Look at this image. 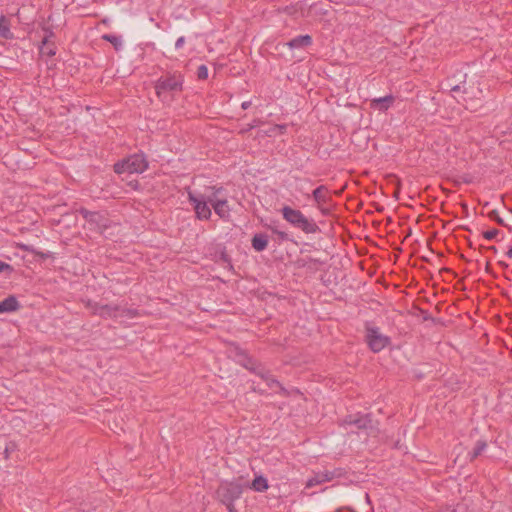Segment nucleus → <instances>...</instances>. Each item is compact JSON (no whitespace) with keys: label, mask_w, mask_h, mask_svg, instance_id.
<instances>
[{"label":"nucleus","mask_w":512,"mask_h":512,"mask_svg":"<svg viewBox=\"0 0 512 512\" xmlns=\"http://www.w3.org/2000/svg\"><path fill=\"white\" fill-rule=\"evenodd\" d=\"M184 76L179 71L162 75L155 83V91L159 99L166 101L169 95L179 93L183 89Z\"/></svg>","instance_id":"1"},{"label":"nucleus","mask_w":512,"mask_h":512,"mask_svg":"<svg viewBox=\"0 0 512 512\" xmlns=\"http://www.w3.org/2000/svg\"><path fill=\"white\" fill-rule=\"evenodd\" d=\"M88 307L91 312L104 319H133L138 316V311L133 308L123 307L121 305L100 304L89 302Z\"/></svg>","instance_id":"2"},{"label":"nucleus","mask_w":512,"mask_h":512,"mask_svg":"<svg viewBox=\"0 0 512 512\" xmlns=\"http://www.w3.org/2000/svg\"><path fill=\"white\" fill-rule=\"evenodd\" d=\"M281 213L284 220L306 234H314L319 231L318 225L312 219H308L300 210L284 206Z\"/></svg>","instance_id":"3"},{"label":"nucleus","mask_w":512,"mask_h":512,"mask_svg":"<svg viewBox=\"0 0 512 512\" xmlns=\"http://www.w3.org/2000/svg\"><path fill=\"white\" fill-rule=\"evenodd\" d=\"M148 168V162L143 153H136L115 163L114 171L117 174L129 173L140 174Z\"/></svg>","instance_id":"4"},{"label":"nucleus","mask_w":512,"mask_h":512,"mask_svg":"<svg viewBox=\"0 0 512 512\" xmlns=\"http://www.w3.org/2000/svg\"><path fill=\"white\" fill-rule=\"evenodd\" d=\"M365 341L374 353H378L385 349L391 342L390 338L384 335L380 328L366 323L365 325Z\"/></svg>","instance_id":"5"},{"label":"nucleus","mask_w":512,"mask_h":512,"mask_svg":"<svg viewBox=\"0 0 512 512\" xmlns=\"http://www.w3.org/2000/svg\"><path fill=\"white\" fill-rule=\"evenodd\" d=\"M79 214L86 220L90 229L96 232L103 233L110 226V220L101 212L81 208Z\"/></svg>","instance_id":"6"},{"label":"nucleus","mask_w":512,"mask_h":512,"mask_svg":"<svg viewBox=\"0 0 512 512\" xmlns=\"http://www.w3.org/2000/svg\"><path fill=\"white\" fill-rule=\"evenodd\" d=\"M188 200L192 204L196 217L200 220H209L212 212L208 205L209 197H205L203 194L188 192Z\"/></svg>","instance_id":"7"},{"label":"nucleus","mask_w":512,"mask_h":512,"mask_svg":"<svg viewBox=\"0 0 512 512\" xmlns=\"http://www.w3.org/2000/svg\"><path fill=\"white\" fill-rule=\"evenodd\" d=\"M243 493L241 484L229 482L222 484L218 490L217 495L221 502H229L238 500Z\"/></svg>","instance_id":"8"},{"label":"nucleus","mask_w":512,"mask_h":512,"mask_svg":"<svg viewBox=\"0 0 512 512\" xmlns=\"http://www.w3.org/2000/svg\"><path fill=\"white\" fill-rule=\"evenodd\" d=\"M213 195L209 197V203L212 205L215 213L223 220L230 218V207L226 199H218L217 194L221 192L222 188L212 187Z\"/></svg>","instance_id":"9"},{"label":"nucleus","mask_w":512,"mask_h":512,"mask_svg":"<svg viewBox=\"0 0 512 512\" xmlns=\"http://www.w3.org/2000/svg\"><path fill=\"white\" fill-rule=\"evenodd\" d=\"M345 422L353 425L358 429H371L373 428V421L369 414L365 415H350L346 418Z\"/></svg>","instance_id":"10"},{"label":"nucleus","mask_w":512,"mask_h":512,"mask_svg":"<svg viewBox=\"0 0 512 512\" xmlns=\"http://www.w3.org/2000/svg\"><path fill=\"white\" fill-rule=\"evenodd\" d=\"M45 36L41 42V46L39 47L40 53L42 55H47L49 57L54 56L56 54V47L54 43L50 41V38L53 36V32L50 29H45Z\"/></svg>","instance_id":"11"},{"label":"nucleus","mask_w":512,"mask_h":512,"mask_svg":"<svg viewBox=\"0 0 512 512\" xmlns=\"http://www.w3.org/2000/svg\"><path fill=\"white\" fill-rule=\"evenodd\" d=\"M20 308V303L13 295L0 301V314L15 312Z\"/></svg>","instance_id":"12"},{"label":"nucleus","mask_w":512,"mask_h":512,"mask_svg":"<svg viewBox=\"0 0 512 512\" xmlns=\"http://www.w3.org/2000/svg\"><path fill=\"white\" fill-rule=\"evenodd\" d=\"M327 191V188L324 185H321L317 187L312 193L313 199L317 202L318 208L323 214H327L328 212L327 209L321 207V205L326 203L328 200Z\"/></svg>","instance_id":"13"},{"label":"nucleus","mask_w":512,"mask_h":512,"mask_svg":"<svg viewBox=\"0 0 512 512\" xmlns=\"http://www.w3.org/2000/svg\"><path fill=\"white\" fill-rule=\"evenodd\" d=\"M393 102L394 97L392 95H386L384 97L374 98L371 101V106L379 111H386L391 107Z\"/></svg>","instance_id":"14"},{"label":"nucleus","mask_w":512,"mask_h":512,"mask_svg":"<svg viewBox=\"0 0 512 512\" xmlns=\"http://www.w3.org/2000/svg\"><path fill=\"white\" fill-rule=\"evenodd\" d=\"M333 478V474L330 472H319L309 478L306 482V487L311 488L316 485L330 481Z\"/></svg>","instance_id":"15"},{"label":"nucleus","mask_w":512,"mask_h":512,"mask_svg":"<svg viewBox=\"0 0 512 512\" xmlns=\"http://www.w3.org/2000/svg\"><path fill=\"white\" fill-rule=\"evenodd\" d=\"M253 249L257 252H262L267 248L268 236L263 233L255 234L251 240Z\"/></svg>","instance_id":"16"},{"label":"nucleus","mask_w":512,"mask_h":512,"mask_svg":"<svg viewBox=\"0 0 512 512\" xmlns=\"http://www.w3.org/2000/svg\"><path fill=\"white\" fill-rule=\"evenodd\" d=\"M312 43V38L310 35H299L288 42V46L291 49H298L302 47L309 46Z\"/></svg>","instance_id":"17"},{"label":"nucleus","mask_w":512,"mask_h":512,"mask_svg":"<svg viewBox=\"0 0 512 512\" xmlns=\"http://www.w3.org/2000/svg\"><path fill=\"white\" fill-rule=\"evenodd\" d=\"M250 488L256 492H265L269 488L267 478L262 475L256 476L251 482Z\"/></svg>","instance_id":"18"},{"label":"nucleus","mask_w":512,"mask_h":512,"mask_svg":"<svg viewBox=\"0 0 512 512\" xmlns=\"http://www.w3.org/2000/svg\"><path fill=\"white\" fill-rule=\"evenodd\" d=\"M0 36L4 39H12L13 34L10 30V22L5 16L0 17Z\"/></svg>","instance_id":"19"},{"label":"nucleus","mask_w":512,"mask_h":512,"mask_svg":"<svg viewBox=\"0 0 512 512\" xmlns=\"http://www.w3.org/2000/svg\"><path fill=\"white\" fill-rule=\"evenodd\" d=\"M265 383L269 389L274 390L276 393L283 396L288 395L286 388H284L281 383L273 377V375Z\"/></svg>","instance_id":"20"},{"label":"nucleus","mask_w":512,"mask_h":512,"mask_svg":"<svg viewBox=\"0 0 512 512\" xmlns=\"http://www.w3.org/2000/svg\"><path fill=\"white\" fill-rule=\"evenodd\" d=\"M102 39L111 43L117 51H120L123 48V40L121 36L115 34H104Z\"/></svg>","instance_id":"21"},{"label":"nucleus","mask_w":512,"mask_h":512,"mask_svg":"<svg viewBox=\"0 0 512 512\" xmlns=\"http://www.w3.org/2000/svg\"><path fill=\"white\" fill-rule=\"evenodd\" d=\"M487 448V443L484 440H478L475 444V447L471 452H469L468 456L470 461L476 459L479 455H481L485 449Z\"/></svg>","instance_id":"22"},{"label":"nucleus","mask_w":512,"mask_h":512,"mask_svg":"<svg viewBox=\"0 0 512 512\" xmlns=\"http://www.w3.org/2000/svg\"><path fill=\"white\" fill-rule=\"evenodd\" d=\"M243 366L259 376L261 372L265 369L261 364H258L255 362L252 358H246L245 362L243 363Z\"/></svg>","instance_id":"23"},{"label":"nucleus","mask_w":512,"mask_h":512,"mask_svg":"<svg viewBox=\"0 0 512 512\" xmlns=\"http://www.w3.org/2000/svg\"><path fill=\"white\" fill-rule=\"evenodd\" d=\"M197 77L199 80H205L208 78V67L206 65L202 64L198 67Z\"/></svg>","instance_id":"24"},{"label":"nucleus","mask_w":512,"mask_h":512,"mask_svg":"<svg viewBox=\"0 0 512 512\" xmlns=\"http://www.w3.org/2000/svg\"><path fill=\"white\" fill-rule=\"evenodd\" d=\"M447 86L450 89L451 92L457 93V92H466L464 87L460 84H452V79H448Z\"/></svg>","instance_id":"25"},{"label":"nucleus","mask_w":512,"mask_h":512,"mask_svg":"<svg viewBox=\"0 0 512 512\" xmlns=\"http://www.w3.org/2000/svg\"><path fill=\"white\" fill-rule=\"evenodd\" d=\"M270 229H271V231H272L275 235H277V236H278V238H279V239H281V240H289V235H288L286 232L281 231V230H279V229H277V228H274V227H271Z\"/></svg>","instance_id":"26"},{"label":"nucleus","mask_w":512,"mask_h":512,"mask_svg":"<svg viewBox=\"0 0 512 512\" xmlns=\"http://www.w3.org/2000/svg\"><path fill=\"white\" fill-rule=\"evenodd\" d=\"M13 272V267L3 261H0V273H8L11 274Z\"/></svg>","instance_id":"27"},{"label":"nucleus","mask_w":512,"mask_h":512,"mask_svg":"<svg viewBox=\"0 0 512 512\" xmlns=\"http://www.w3.org/2000/svg\"><path fill=\"white\" fill-rule=\"evenodd\" d=\"M498 232L499 231L497 229H491V230L484 232L483 236L487 240H493L498 235Z\"/></svg>","instance_id":"28"},{"label":"nucleus","mask_w":512,"mask_h":512,"mask_svg":"<svg viewBox=\"0 0 512 512\" xmlns=\"http://www.w3.org/2000/svg\"><path fill=\"white\" fill-rule=\"evenodd\" d=\"M185 43V37L184 36H181L179 37L176 42H175V48L178 50V49H181L183 47Z\"/></svg>","instance_id":"29"},{"label":"nucleus","mask_w":512,"mask_h":512,"mask_svg":"<svg viewBox=\"0 0 512 512\" xmlns=\"http://www.w3.org/2000/svg\"><path fill=\"white\" fill-rule=\"evenodd\" d=\"M271 376H272V374L268 370H266V369H264L263 372H261V374L259 375V377L264 382H266Z\"/></svg>","instance_id":"30"},{"label":"nucleus","mask_w":512,"mask_h":512,"mask_svg":"<svg viewBox=\"0 0 512 512\" xmlns=\"http://www.w3.org/2000/svg\"><path fill=\"white\" fill-rule=\"evenodd\" d=\"M234 502L235 501H230V503L229 502H222V503L226 506V508L229 512H236Z\"/></svg>","instance_id":"31"},{"label":"nucleus","mask_w":512,"mask_h":512,"mask_svg":"<svg viewBox=\"0 0 512 512\" xmlns=\"http://www.w3.org/2000/svg\"><path fill=\"white\" fill-rule=\"evenodd\" d=\"M258 125V121L254 120L252 123L247 125V128L244 131H249L253 128H255Z\"/></svg>","instance_id":"32"},{"label":"nucleus","mask_w":512,"mask_h":512,"mask_svg":"<svg viewBox=\"0 0 512 512\" xmlns=\"http://www.w3.org/2000/svg\"><path fill=\"white\" fill-rule=\"evenodd\" d=\"M251 101H244L242 104H241V107L242 109L246 110L248 109L250 106H251Z\"/></svg>","instance_id":"33"},{"label":"nucleus","mask_w":512,"mask_h":512,"mask_svg":"<svg viewBox=\"0 0 512 512\" xmlns=\"http://www.w3.org/2000/svg\"><path fill=\"white\" fill-rule=\"evenodd\" d=\"M506 256L512 258V247L508 249V251L506 252Z\"/></svg>","instance_id":"34"},{"label":"nucleus","mask_w":512,"mask_h":512,"mask_svg":"<svg viewBox=\"0 0 512 512\" xmlns=\"http://www.w3.org/2000/svg\"><path fill=\"white\" fill-rule=\"evenodd\" d=\"M283 128H284V126H275V127L273 128V131L278 130V129H283Z\"/></svg>","instance_id":"35"}]
</instances>
